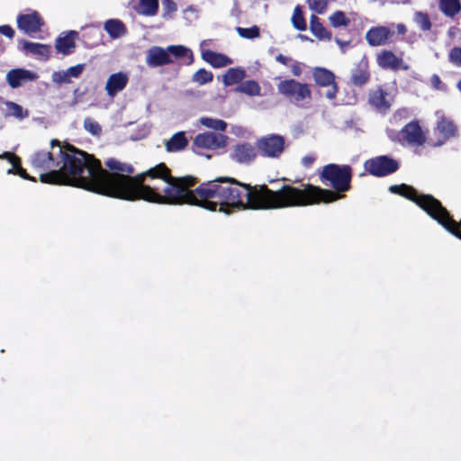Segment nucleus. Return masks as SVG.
Here are the masks:
<instances>
[{"mask_svg":"<svg viewBox=\"0 0 461 461\" xmlns=\"http://www.w3.org/2000/svg\"><path fill=\"white\" fill-rule=\"evenodd\" d=\"M197 177L172 176L161 162L135 176L129 175L123 200H143L158 204L194 205L230 214L239 210L278 209L276 190L267 185H251L233 177H218L198 184Z\"/></svg>","mask_w":461,"mask_h":461,"instance_id":"1","label":"nucleus"},{"mask_svg":"<svg viewBox=\"0 0 461 461\" xmlns=\"http://www.w3.org/2000/svg\"><path fill=\"white\" fill-rule=\"evenodd\" d=\"M50 151L40 150L31 158L32 167L50 170L41 174L40 180L45 184L65 185L80 187L102 195L123 200L129 175H133L132 165L110 158L105 166L112 171L102 167L99 159L75 146L53 139L50 141Z\"/></svg>","mask_w":461,"mask_h":461,"instance_id":"2","label":"nucleus"},{"mask_svg":"<svg viewBox=\"0 0 461 461\" xmlns=\"http://www.w3.org/2000/svg\"><path fill=\"white\" fill-rule=\"evenodd\" d=\"M353 169L349 165L330 163L325 165L319 174L320 181L330 185L333 190L312 184H303L302 188L283 185L276 190L278 209L303 207L319 203H330L345 197L351 190Z\"/></svg>","mask_w":461,"mask_h":461,"instance_id":"3","label":"nucleus"},{"mask_svg":"<svg viewBox=\"0 0 461 461\" xmlns=\"http://www.w3.org/2000/svg\"><path fill=\"white\" fill-rule=\"evenodd\" d=\"M184 58L189 59L186 65L194 62L193 51L184 45H169L167 48L152 46L147 51L145 61L149 68H158L172 64L175 60Z\"/></svg>","mask_w":461,"mask_h":461,"instance_id":"4","label":"nucleus"},{"mask_svg":"<svg viewBox=\"0 0 461 461\" xmlns=\"http://www.w3.org/2000/svg\"><path fill=\"white\" fill-rule=\"evenodd\" d=\"M389 192L413 202L428 215L438 200L432 194H420L413 186L407 184L393 185L389 186Z\"/></svg>","mask_w":461,"mask_h":461,"instance_id":"5","label":"nucleus"},{"mask_svg":"<svg viewBox=\"0 0 461 461\" xmlns=\"http://www.w3.org/2000/svg\"><path fill=\"white\" fill-rule=\"evenodd\" d=\"M277 91L280 95L300 105L305 99L311 100L312 92L309 86L295 79H285L277 85Z\"/></svg>","mask_w":461,"mask_h":461,"instance_id":"6","label":"nucleus"},{"mask_svg":"<svg viewBox=\"0 0 461 461\" xmlns=\"http://www.w3.org/2000/svg\"><path fill=\"white\" fill-rule=\"evenodd\" d=\"M400 167L399 162L386 155L377 156L364 163L365 170L371 176L384 177L396 172Z\"/></svg>","mask_w":461,"mask_h":461,"instance_id":"7","label":"nucleus"},{"mask_svg":"<svg viewBox=\"0 0 461 461\" xmlns=\"http://www.w3.org/2000/svg\"><path fill=\"white\" fill-rule=\"evenodd\" d=\"M429 216L435 220L449 233L461 240V220L458 221H455L453 216L447 209L443 206L439 200H437L430 211V213H429Z\"/></svg>","mask_w":461,"mask_h":461,"instance_id":"8","label":"nucleus"},{"mask_svg":"<svg viewBox=\"0 0 461 461\" xmlns=\"http://www.w3.org/2000/svg\"><path fill=\"white\" fill-rule=\"evenodd\" d=\"M16 24L21 32L32 37L42 31L45 21L38 11L28 9L25 14L17 15Z\"/></svg>","mask_w":461,"mask_h":461,"instance_id":"9","label":"nucleus"},{"mask_svg":"<svg viewBox=\"0 0 461 461\" xmlns=\"http://www.w3.org/2000/svg\"><path fill=\"white\" fill-rule=\"evenodd\" d=\"M312 78L315 86L326 88L325 97L329 100H334L339 93V86L335 80V74L321 67H316L312 69Z\"/></svg>","mask_w":461,"mask_h":461,"instance_id":"10","label":"nucleus"},{"mask_svg":"<svg viewBox=\"0 0 461 461\" xmlns=\"http://www.w3.org/2000/svg\"><path fill=\"white\" fill-rule=\"evenodd\" d=\"M257 149L263 157L279 158L285 150L284 137L271 134L257 140Z\"/></svg>","mask_w":461,"mask_h":461,"instance_id":"11","label":"nucleus"},{"mask_svg":"<svg viewBox=\"0 0 461 461\" xmlns=\"http://www.w3.org/2000/svg\"><path fill=\"white\" fill-rule=\"evenodd\" d=\"M227 143L225 135L214 132H203L195 136L193 142V150L199 153L198 149H218L224 148Z\"/></svg>","mask_w":461,"mask_h":461,"instance_id":"12","label":"nucleus"},{"mask_svg":"<svg viewBox=\"0 0 461 461\" xmlns=\"http://www.w3.org/2000/svg\"><path fill=\"white\" fill-rule=\"evenodd\" d=\"M400 135L408 144L422 146L426 142V136L418 121H411L404 125Z\"/></svg>","mask_w":461,"mask_h":461,"instance_id":"13","label":"nucleus"},{"mask_svg":"<svg viewBox=\"0 0 461 461\" xmlns=\"http://www.w3.org/2000/svg\"><path fill=\"white\" fill-rule=\"evenodd\" d=\"M367 100L368 104L380 113H386L392 106L389 93L382 86L371 89Z\"/></svg>","mask_w":461,"mask_h":461,"instance_id":"14","label":"nucleus"},{"mask_svg":"<svg viewBox=\"0 0 461 461\" xmlns=\"http://www.w3.org/2000/svg\"><path fill=\"white\" fill-rule=\"evenodd\" d=\"M394 32L387 26H373L366 33V41L372 47L388 43Z\"/></svg>","mask_w":461,"mask_h":461,"instance_id":"15","label":"nucleus"},{"mask_svg":"<svg viewBox=\"0 0 461 461\" xmlns=\"http://www.w3.org/2000/svg\"><path fill=\"white\" fill-rule=\"evenodd\" d=\"M377 65L383 69H391L397 71L399 69L407 70L408 65L404 64L402 58L397 57L394 52L389 50H384L376 56Z\"/></svg>","mask_w":461,"mask_h":461,"instance_id":"16","label":"nucleus"},{"mask_svg":"<svg viewBox=\"0 0 461 461\" xmlns=\"http://www.w3.org/2000/svg\"><path fill=\"white\" fill-rule=\"evenodd\" d=\"M371 79L369 63L366 59L357 62L350 72V83L355 87L365 86Z\"/></svg>","mask_w":461,"mask_h":461,"instance_id":"17","label":"nucleus"},{"mask_svg":"<svg viewBox=\"0 0 461 461\" xmlns=\"http://www.w3.org/2000/svg\"><path fill=\"white\" fill-rule=\"evenodd\" d=\"M436 131H438L440 138L433 144L435 147L441 146L449 139L458 135L457 126L452 120L446 116H442L437 122Z\"/></svg>","mask_w":461,"mask_h":461,"instance_id":"18","label":"nucleus"},{"mask_svg":"<svg viewBox=\"0 0 461 461\" xmlns=\"http://www.w3.org/2000/svg\"><path fill=\"white\" fill-rule=\"evenodd\" d=\"M257 149L250 143L243 142L234 146L231 158L240 164H249L257 158Z\"/></svg>","mask_w":461,"mask_h":461,"instance_id":"19","label":"nucleus"},{"mask_svg":"<svg viewBox=\"0 0 461 461\" xmlns=\"http://www.w3.org/2000/svg\"><path fill=\"white\" fill-rule=\"evenodd\" d=\"M35 78L34 73L24 68H13L6 74V82L14 89L20 87L24 82L32 81Z\"/></svg>","mask_w":461,"mask_h":461,"instance_id":"20","label":"nucleus"},{"mask_svg":"<svg viewBox=\"0 0 461 461\" xmlns=\"http://www.w3.org/2000/svg\"><path fill=\"white\" fill-rule=\"evenodd\" d=\"M129 82V77L126 73L117 72L112 74L105 84V90L110 97H114L119 92L122 91Z\"/></svg>","mask_w":461,"mask_h":461,"instance_id":"21","label":"nucleus"},{"mask_svg":"<svg viewBox=\"0 0 461 461\" xmlns=\"http://www.w3.org/2000/svg\"><path fill=\"white\" fill-rule=\"evenodd\" d=\"M78 36L77 31H69L66 35L57 38L55 48L57 52L64 56L74 52L76 49V39Z\"/></svg>","mask_w":461,"mask_h":461,"instance_id":"22","label":"nucleus"},{"mask_svg":"<svg viewBox=\"0 0 461 461\" xmlns=\"http://www.w3.org/2000/svg\"><path fill=\"white\" fill-rule=\"evenodd\" d=\"M22 44L21 50L25 54H32L35 57L48 59L50 52V46L47 44L31 42L25 40L20 41Z\"/></svg>","mask_w":461,"mask_h":461,"instance_id":"23","label":"nucleus"},{"mask_svg":"<svg viewBox=\"0 0 461 461\" xmlns=\"http://www.w3.org/2000/svg\"><path fill=\"white\" fill-rule=\"evenodd\" d=\"M310 31L313 36L321 41H330L332 39V33L327 30L316 14H312L310 17Z\"/></svg>","mask_w":461,"mask_h":461,"instance_id":"24","label":"nucleus"},{"mask_svg":"<svg viewBox=\"0 0 461 461\" xmlns=\"http://www.w3.org/2000/svg\"><path fill=\"white\" fill-rule=\"evenodd\" d=\"M188 143L185 132L178 131L166 141L165 148L167 152H178L184 150L188 146Z\"/></svg>","mask_w":461,"mask_h":461,"instance_id":"25","label":"nucleus"},{"mask_svg":"<svg viewBox=\"0 0 461 461\" xmlns=\"http://www.w3.org/2000/svg\"><path fill=\"white\" fill-rule=\"evenodd\" d=\"M202 58L213 68H223L232 63L225 54L207 50L202 53Z\"/></svg>","mask_w":461,"mask_h":461,"instance_id":"26","label":"nucleus"},{"mask_svg":"<svg viewBox=\"0 0 461 461\" xmlns=\"http://www.w3.org/2000/svg\"><path fill=\"white\" fill-rule=\"evenodd\" d=\"M104 29L112 39L121 38L128 32L125 24L119 19H109L105 21Z\"/></svg>","mask_w":461,"mask_h":461,"instance_id":"27","label":"nucleus"},{"mask_svg":"<svg viewBox=\"0 0 461 461\" xmlns=\"http://www.w3.org/2000/svg\"><path fill=\"white\" fill-rule=\"evenodd\" d=\"M439 10L447 17L453 18L461 12V3L459 0H439Z\"/></svg>","mask_w":461,"mask_h":461,"instance_id":"28","label":"nucleus"},{"mask_svg":"<svg viewBox=\"0 0 461 461\" xmlns=\"http://www.w3.org/2000/svg\"><path fill=\"white\" fill-rule=\"evenodd\" d=\"M246 77V72L240 68H230L223 76L222 81L225 86H232L241 82Z\"/></svg>","mask_w":461,"mask_h":461,"instance_id":"29","label":"nucleus"},{"mask_svg":"<svg viewBox=\"0 0 461 461\" xmlns=\"http://www.w3.org/2000/svg\"><path fill=\"white\" fill-rule=\"evenodd\" d=\"M135 10L140 14L154 16L158 11V0H139V6Z\"/></svg>","mask_w":461,"mask_h":461,"instance_id":"30","label":"nucleus"},{"mask_svg":"<svg viewBox=\"0 0 461 461\" xmlns=\"http://www.w3.org/2000/svg\"><path fill=\"white\" fill-rule=\"evenodd\" d=\"M236 91L239 93H243L250 96H256L260 95L261 87L258 83L255 80H247L241 83L237 88Z\"/></svg>","mask_w":461,"mask_h":461,"instance_id":"31","label":"nucleus"},{"mask_svg":"<svg viewBox=\"0 0 461 461\" xmlns=\"http://www.w3.org/2000/svg\"><path fill=\"white\" fill-rule=\"evenodd\" d=\"M413 22L422 32H429L432 28V23L429 15L425 12L416 11L413 14Z\"/></svg>","mask_w":461,"mask_h":461,"instance_id":"32","label":"nucleus"},{"mask_svg":"<svg viewBox=\"0 0 461 461\" xmlns=\"http://www.w3.org/2000/svg\"><path fill=\"white\" fill-rule=\"evenodd\" d=\"M292 24L294 29L300 32H303L307 29L306 20L303 15V12L300 5H296L294 9L292 18Z\"/></svg>","mask_w":461,"mask_h":461,"instance_id":"33","label":"nucleus"},{"mask_svg":"<svg viewBox=\"0 0 461 461\" xmlns=\"http://www.w3.org/2000/svg\"><path fill=\"white\" fill-rule=\"evenodd\" d=\"M5 104L6 106L7 115L9 116H13L19 120H23L29 116L28 110H24L20 104L13 101H6Z\"/></svg>","mask_w":461,"mask_h":461,"instance_id":"34","label":"nucleus"},{"mask_svg":"<svg viewBox=\"0 0 461 461\" xmlns=\"http://www.w3.org/2000/svg\"><path fill=\"white\" fill-rule=\"evenodd\" d=\"M330 23L334 28L347 27L350 23V19L343 11H335L329 17Z\"/></svg>","mask_w":461,"mask_h":461,"instance_id":"35","label":"nucleus"},{"mask_svg":"<svg viewBox=\"0 0 461 461\" xmlns=\"http://www.w3.org/2000/svg\"><path fill=\"white\" fill-rule=\"evenodd\" d=\"M212 80H213L212 73L209 70H206L205 68L198 69L192 76V81L200 86L211 83Z\"/></svg>","mask_w":461,"mask_h":461,"instance_id":"36","label":"nucleus"},{"mask_svg":"<svg viewBox=\"0 0 461 461\" xmlns=\"http://www.w3.org/2000/svg\"><path fill=\"white\" fill-rule=\"evenodd\" d=\"M236 32L240 37L248 40H254L260 36V29L258 25L249 28L236 27Z\"/></svg>","mask_w":461,"mask_h":461,"instance_id":"37","label":"nucleus"},{"mask_svg":"<svg viewBox=\"0 0 461 461\" xmlns=\"http://www.w3.org/2000/svg\"><path fill=\"white\" fill-rule=\"evenodd\" d=\"M200 122L203 126L220 131H224L227 128V123L220 119L203 117Z\"/></svg>","mask_w":461,"mask_h":461,"instance_id":"38","label":"nucleus"},{"mask_svg":"<svg viewBox=\"0 0 461 461\" xmlns=\"http://www.w3.org/2000/svg\"><path fill=\"white\" fill-rule=\"evenodd\" d=\"M330 1V0H306L309 8L318 14H322L327 11Z\"/></svg>","mask_w":461,"mask_h":461,"instance_id":"39","label":"nucleus"},{"mask_svg":"<svg viewBox=\"0 0 461 461\" xmlns=\"http://www.w3.org/2000/svg\"><path fill=\"white\" fill-rule=\"evenodd\" d=\"M84 128L93 135H99L102 131L100 124L89 117L84 120Z\"/></svg>","mask_w":461,"mask_h":461,"instance_id":"40","label":"nucleus"},{"mask_svg":"<svg viewBox=\"0 0 461 461\" xmlns=\"http://www.w3.org/2000/svg\"><path fill=\"white\" fill-rule=\"evenodd\" d=\"M51 78L54 83L59 85L71 83V77L67 70L55 71Z\"/></svg>","mask_w":461,"mask_h":461,"instance_id":"41","label":"nucleus"},{"mask_svg":"<svg viewBox=\"0 0 461 461\" xmlns=\"http://www.w3.org/2000/svg\"><path fill=\"white\" fill-rule=\"evenodd\" d=\"M448 60L456 67H461V47H454L448 53Z\"/></svg>","mask_w":461,"mask_h":461,"instance_id":"42","label":"nucleus"},{"mask_svg":"<svg viewBox=\"0 0 461 461\" xmlns=\"http://www.w3.org/2000/svg\"><path fill=\"white\" fill-rule=\"evenodd\" d=\"M0 34L5 36L9 40H13L15 36V31L9 24L0 25Z\"/></svg>","mask_w":461,"mask_h":461,"instance_id":"43","label":"nucleus"},{"mask_svg":"<svg viewBox=\"0 0 461 461\" xmlns=\"http://www.w3.org/2000/svg\"><path fill=\"white\" fill-rule=\"evenodd\" d=\"M85 68V64H77L76 66L70 67L67 69L70 77L77 78L82 74Z\"/></svg>","mask_w":461,"mask_h":461,"instance_id":"44","label":"nucleus"},{"mask_svg":"<svg viewBox=\"0 0 461 461\" xmlns=\"http://www.w3.org/2000/svg\"><path fill=\"white\" fill-rule=\"evenodd\" d=\"M431 86L437 90H445L446 85L441 81L439 76L434 74L430 77Z\"/></svg>","mask_w":461,"mask_h":461,"instance_id":"45","label":"nucleus"},{"mask_svg":"<svg viewBox=\"0 0 461 461\" xmlns=\"http://www.w3.org/2000/svg\"><path fill=\"white\" fill-rule=\"evenodd\" d=\"M11 164H12V167L7 170V174L8 175H11V174L17 175L20 168L22 167V161H21L20 157H18L17 161L16 160L11 161Z\"/></svg>","mask_w":461,"mask_h":461,"instance_id":"46","label":"nucleus"},{"mask_svg":"<svg viewBox=\"0 0 461 461\" xmlns=\"http://www.w3.org/2000/svg\"><path fill=\"white\" fill-rule=\"evenodd\" d=\"M163 6L168 14L177 10L176 4L173 0H164Z\"/></svg>","mask_w":461,"mask_h":461,"instance_id":"47","label":"nucleus"},{"mask_svg":"<svg viewBox=\"0 0 461 461\" xmlns=\"http://www.w3.org/2000/svg\"><path fill=\"white\" fill-rule=\"evenodd\" d=\"M0 158L6 159L8 162L11 163L13 160H18V156L13 152L5 151L3 154L0 155Z\"/></svg>","mask_w":461,"mask_h":461,"instance_id":"48","label":"nucleus"},{"mask_svg":"<svg viewBox=\"0 0 461 461\" xmlns=\"http://www.w3.org/2000/svg\"><path fill=\"white\" fill-rule=\"evenodd\" d=\"M315 161V158L312 156H305L302 159V163L305 167H311Z\"/></svg>","mask_w":461,"mask_h":461,"instance_id":"49","label":"nucleus"},{"mask_svg":"<svg viewBox=\"0 0 461 461\" xmlns=\"http://www.w3.org/2000/svg\"><path fill=\"white\" fill-rule=\"evenodd\" d=\"M17 175L25 180L36 182V179L31 176L23 167L20 168Z\"/></svg>","mask_w":461,"mask_h":461,"instance_id":"50","label":"nucleus"},{"mask_svg":"<svg viewBox=\"0 0 461 461\" xmlns=\"http://www.w3.org/2000/svg\"><path fill=\"white\" fill-rule=\"evenodd\" d=\"M276 60L285 66H287L288 63L291 61V59L283 55V54H278L276 57Z\"/></svg>","mask_w":461,"mask_h":461,"instance_id":"51","label":"nucleus"},{"mask_svg":"<svg viewBox=\"0 0 461 461\" xmlns=\"http://www.w3.org/2000/svg\"><path fill=\"white\" fill-rule=\"evenodd\" d=\"M291 71L294 76L299 77L302 74V68L299 63H295L292 66Z\"/></svg>","mask_w":461,"mask_h":461,"instance_id":"52","label":"nucleus"},{"mask_svg":"<svg viewBox=\"0 0 461 461\" xmlns=\"http://www.w3.org/2000/svg\"><path fill=\"white\" fill-rule=\"evenodd\" d=\"M398 34L404 35L407 32L406 26L403 23H398L396 25Z\"/></svg>","mask_w":461,"mask_h":461,"instance_id":"53","label":"nucleus"},{"mask_svg":"<svg viewBox=\"0 0 461 461\" xmlns=\"http://www.w3.org/2000/svg\"><path fill=\"white\" fill-rule=\"evenodd\" d=\"M335 41H336V43H337V44H339V46H341V47H343V46H347V45H348V44H349V42H348V41H342V40H340V39H339V38H335Z\"/></svg>","mask_w":461,"mask_h":461,"instance_id":"54","label":"nucleus"},{"mask_svg":"<svg viewBox=\"0 0 461 461\" xmlns=\"http://www.w3.org/2000/svg\"><path fill=\"white\" fill-rule=\"evenodd\" d=\"M456 88L459 90V92L461 93V78L458 80L457 84H456Z\"/></svg>","mask_w":461,"mask_h":461,"instance_id":"55","label":"nucleus"},{"mask_svg":"<svg viewBox=\"0 0 461 461\" xmlns=\"http://www.w3.org/2000/svg\"><path fill=\"white\" fill-rule=\"evenodd\" d=\"M78 91H79V89H78V88H76V89L74 90V95H78Z\"/></svg>","mask_w":461,"mask_h":461,"instance_id":"56","label":"nucleus"},{"mask_svg":"<svg viewBox=\"0 0 461 461\" xmlns=\"http://www.w3.org/2000/svg\"><path fill=\"white\" fill-rule=\"evenodd\" d=\"M77 103V99H75V100L73 101L72 104H76Z\"/></svg>","mask_w":461,"mask_h":461,"instance_id":"57","label":"nucleus"}]
</instances>
